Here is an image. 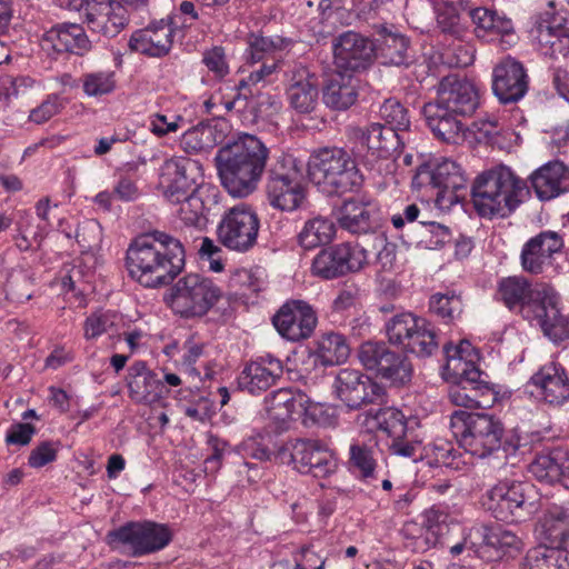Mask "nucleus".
Masks as SVG:
<instances>
[{"label":"nucleus","mask_w":569,"mask_h":569,"mask_svg":"<svg viewBox=\"0 0 569 569\" xmlns=\"http://www.w3.org/2000/svg\"><path fill=\"white\" fill-rule=\"evenodd\" d=\"M532 392L545 402L561 406L569 400V377L562 365L550 361L541 366L530 380Z\"/></svg>","instance_id":"c756f323"},{"label":"nucleus","mask_w":569,"mask_h":569,"mask_svg":"<svg viewBox=\"0 0 569 569\" xmlns=\"http://www.w3.org/2000/svg\"><path fill=\"white\" fill-rule=\"evenodd\" d=\"M286 94L298 113H311L319 101V80L306 66L292 63L284 71Z\"/></svg>","instance_id":"b1692460"},{"label":"nucleus","mask_w":569,"mask_h":569,"mask_svg":"<svg viewBox=\"0 0 569 569\" xmlns=\"http://www.w3.org/2000/svg\"><path fill=\"white\" fill-rule=\"evenodd\" d=\"M542 525L550 535L569 546V503L551 505L545 512Z\"/></svg>","instance_id":"603ef678"},{"label":"nucleus","mask_w":569,"mask_h":569,"mask_svg":"<svg viewBox=\"0 0 569 569\" xmlns=\"http://www.w3.org/2000/svg\"><path fill=\"white\" fill-rule=\"evenodd\" d=\"M367 263V251L350 242H341L320 250L312 260V273L332 280L360 271Z\"/></svg>","instance_id":"aec40b11"},{"label":"nucleus","mask_w":569,"mask_h":569,"mask_svg":"<svg viewBox=\"0 0 569 569\" xmlns=\"http://www.w3.org/2000/svg\"><path fill=\"white\" fill-rule=\"evenodd\" d=\"M377 375L393 385L402 386L410 381L412 366L403 355L391 350L383 359Z\"/></svg>","instance_id":"8fccbe9b"},{"label":"nucleus","mask_w":569,"mask_h":569,"mask_svg":"<svg viewBox=\"0 0 569 569\" xmlns=\"http://www.w3.org/2000/svg\"><path fill=\"white\" fill-rule=\"evenodd\" d=\"M128 388L133 401L146 405L156 403L168 393L163 381L143 361L130 366Z\"/></svg>","instance_id":"72a5a7b5"},{"label":"nucleus","mask_w":569,"mask_h":569,"mask_svg":"<svg viewBox=\"0 0 569 569\" xmlns=\"http://www.w3.org/2000/svg\"><path fill=\"white\" fill-rule=\"evenodd\" d=\"M317 355L325 366L340 365L348 359L350 347L343 335L327 332L318 341Z\"/></svg>","instance_id":"49530a36"},{"label":"nucleus","mask_w":569,"mask_h":569,"mask_svg":"<svg viewBox=\"0 0 569 569\" xmlns=\"http://www.w3.org/2000/svg\"><path fill=\"white\" fill-rule=\"evenodd\" d=\"M286 452L289 453L290 463L296 470L316 478L333 473L338 466L335 455L315 440H290L281 450V453Z\"/></svg>","instance_id":"4be33fe9"},{"label":"nucleus","mask_w":569,"mask_h":569,"mask_svg":"<svg viewBox=\"0 0 569 569\" xmlns=\"http://www.w3.org/2000/svg\"><path fill=\"white\" fill-rule=\"evenodd\" d=\"M201 166L184 157L166 159L158 170V190L171 206L181 227L202 231L209 222L206 188L199 182Z\"/></svg>","instance_id":"f257e3e1"},{"label":"nucleus","mask_w":569,"mask_h":569,"mask_svg":"<svg viewBox=\"0 0 569 569\" xmlns=\"http://www.w3.org/2000/svg\"><path fill=\"white\" fill-rule=\"evenodd\" d=\"M317 322L315 309L303 300L286 301L272 317L278 333L289 341L308 339L313 333Z\"/></svg>","instance_id":"5701e85b"},{"label":"nucleus","mask_w":569,"mask_h":569,"mask_svg":"<svg viewBox=\"0 0 569 569\" xmlns=\"http://www.w3.org/2000/svg\"><path fill=\"white\" fill-rule=\"evenodd\" d=\"M282 375V361L267 353L246 362L237 382L240 390L258 396L274 386Z\"/></svg>","instance_id":"a878e982"},{"label":"nucleus","mask_w":569,"mask_h":569,"mask_svg":"<svg viewBox=\"0 0 569 569\" xmlns=\"http://www.w3.org/2000/svg\"><path fill=\"white\" fill-rule=\"evenodd\" d=\"M350 462L357 468L363 478L373 476L376 459L373 449L365 443L353 442L350 445Z\"/></svg>","instance_id":"0e129e2a"},{"label":"nucleus","mask_w":569,"mask_h":569,"mask_svg":"<svg viewBox=\"0 0 569 569\" xmlns=\"http://www.w3.org/2000/svg\"><path fill=\"white\" fill-rule=\"evenodd\" d=\"M450 429L459 447L480 459L501 452L507 460L520 448V437L505 432L501 421L491 415L456 410L450 416Z\"/></svg>","instance_id":"39448f33"},{"label":"nucleus","mask_w":569,"mask_h":569,"mask_svg":"<svg viewBox=\"0 0 569 569\" xmlns=\"http://www.w3.org/2000/svg\"><path fill=\"white\" fill-rule=\"evenodd\" d=\"M479 100V89L473 81L450 73L440 80L436 99L425 103L422 114L435 137L448 143H458L465 138L462 119L475 113Z\"/></svg>","instance_id":"f03ea898"},{"label":"nucleus","mask_w":569,"mask_h":569,"mask_svg":"<svg viewBox=\"0 0 569 569\" xmlns=\"http://www.w3.org/2000/svg\"><path fill=\"white\" fill-rule=\"evenodd\" d=\"M563 248L561 236L555 231H542L529 239L521 250V266L530 273H540L551 262L555 253Z\"/></svg>","instance_id":"473e14b6"},{"label":"nucleus","mask_w":569,"mask_h":569,"mask_svg":"<svg viewBox=\"0 0 569 569\" xmlns=\"http://www.w3.org/2000/svg\"><path fill=\"white\" fill-rule=\"evenodd\" d=\"M76 240L83 251L98 248L102 240V228L94 219H87L78 224Z\"/></svg>","instance_id":"69168bd1"},{"label":"nucleus","mask_w":569,"mask_h":569,"mask_svg":"<svg viewBox=\"0 0 569 569\" xmlns=\"http://www.w3.org/2000/svg\"><path fill=\"white\" fill-rule=\"evenodd\" d=\"M346 136L355 146V154L362 164L379 176L392 172L395 158L401 148L398 132L379 122L348 126Z\"/></svg>","instance_id":"1a4fd4ad"},{"label":"nucleus","mask_w":569,"mask_h":569,"mask_svg":"<svg viewBox=\"0 0 569 569\" xmlns=\"http://www.w3.org/2000/svg\"><path fill=\"white\" fill-rule=\"evenodd\" d=\"M83 93L91 98L111 94L117 88V76L112 70L87 72L81 78Z\"/></svg>","instance_id":"3c124183"},{"label":"nucleus","mask_w":569,"mask_h":569,"mask_svg":"<svg viewBox=\"0 0 569 569\" xmlns=\"http://www.w3.org/2000/svg\"><path fill=\"white\" fill-rule=\"evenodd\" d=\"M109 537L129 547L131 556L142 557L164 549L172 540V532L163 523L131 521L111 531Z\"/></svg>","instance_id":"a211bd4d"},{"label":"nucleus","mask_w":569,"mask_h":569,"mask_svg":"<svg viewBox=\"0 0 569 569\" xmlns=\"http://www.w3.org/2000/svg\"><path fill=\"white\" fill-rule=\"evenodd\" d=\"M526 569H569V551L539 546L527 555Z\"/></svg>","instance_id":"de8ad7c7"},{"label":"nucleus","mask_w":569,"mask_h":569,"mask_svg":"<svg viewBox=\"0 0 569 569\" xmlns=\"http://www.w3.org/2000/svg\"><path fill=\"white\" fill-rule=\"evenodd\" d=\"M289 44V41L281 37H263L251 33L247 38V59L257 63L264 58L274 57L277 52L282 51Z\"/></svg>","instance_id":"09e8293b"},{"label":"nucleus","mask_w":569,"mask_h":569,"mask_svg":"<svg viewBox=\"0 0 569 569\" xmlns=\"http://www.w3.org/2000/svg\"><path fill=\"white\" fill-rule=\"evenodd\" d=\"M362 423L369 429H378L390 439L405 437L409 427V420L401 410L393 407L380 408L377 411L369 410L363 413Z\"/></svg>","instance_id":"58836bf2"},{"label":"nucleus","mask_w":569,"mask_h":569,"mask_svg":"<svg viewBox=\"0 0 569 569\" xmlns=\"http://www.w3.org/2000/svg\"><path fill=\"white\" fill-rule=\"evenodd\" d=\"M408 48L409 40L405 36L381 27L375 52L382 64L407 66L410 60Z\"/></svg>","instance_id":"ea45409f"},{"label":"nucleus","mask_w":569,"mask_h":569,"mask_svg":"<svg viewBox=\"0 0 569 569\" xmlns=\"http://www.w3.org/2000/svg\"><path fill=\"white\" fill-rule=\"evenodd\" d=\"M222 133L214 126L199 123L186 130L180 139V144L188 153H197L212 149L222 141Z\"/></svg>","instance_id":"a18cd8bd"},{"label":"nucleus","mask_w":569,"mask_h":569,"mask_svg":"<svg viewBox=\"0 0 569 569\" xmlns=\"http://www.w3.org/2000/svg\"><path fill=\"white\" fill-rule=\"evenodd\" d=\"M70 6L92 32L107 38L118 36L129 22L127 9L116 0H71Z\"/></svg>","instance_id":"412c9836"},{"label":"nucleus","mask_w":569,"mask_h":569,"mask_svg":"<svg viewBox=\"0 0 569 569\" xmlns=\"http://www.w3.org/2000/svg\"><path fill=\"white\" fill-rule=\"evenodd\" d=\"M333 61L345 71H360L368 68L375 53L373 43L355 31H346L332 42Z\"/></svg>","instance_id":"bb28decb"},{"label":"nucleus","mask_w":569,"mask_h":569,"mask_svg":"<svg viewBox=\"0 0 569 569\" xmlns=\"http://www.w3.org/2000/svg\"><path fill=\"white\" fill-rule=\"evenodd\" d=\"M260 220L254 209L247 203H238L228 209L217 226V237L226 248L246 252L256 243Z\"/></svg>","instance_id":"4468645a"},{"label":"nucleus","mask_w":569,"mask_h":569,"mask_svg":"<svg viewBox=\"0 0 569 569\" xmlns=\"http://www.w3.org/2000/svg\"><path fill=\"white\" fill-rule=\"evenodd\" d=\"M569 471V451L563 448H555L549 452L538 455L529 466V472L540 482H561Z\"/></svg>","instance_id":"e433bc0d"},{"label":"nucleus","mask_w":569,"mask_h":569,"mask_svg":"<svg viewBox=\"0 0 569 569\" xmlns=\"http://www.w3.org/2000/svg\"><path fill=\"white\" fill-rule=\"evenodd\" d=\"M392 455L409 458L415 461L423 458V447L421 441L416 439L413 431L410 429L405 437L392 438L389 445Z\"/></svg>","instance_id":"e2e57ef3"},{"label":"nucleus","mask_w":569,"mask_h":569,"mask_svg":"<svg viewBox=\"0 0 569 569\" xmlns=\"http://www.w3.org/2000/svg\"><path fill=\"white\" fill-rule=\"evenodd\" d=\"M389 341L419 357H429L438 348L431 325L410 312L392 317L386 325Z\"/></svg>","instance_id":"2eb2a0df"},{"label":"nucleus","mask_w":569,"mask_h":569,"mask_svg":"<svg viewBox=\"0 0 569 569\" xmlns=\"http://www.w3.org/2000/svg\"><path fill=\"white\" fill-rule=\"evenodd\" d=\"M130 277L146 288L169 284L184 264L181 242L164 233L152 232L133 240L127 250Z\"/></svg>","instance_id":"7ed1b4c3"},{"label":"nucleus","mask_w":569,"mask_h":569,"mask_svg":"<svg viewBox=\"0 0 569 569\" xmlns=\"http://www.w3.org/2000/svg\"><path fill=\"white\" fill-rule=\"evenodd\" d=\"M337 220L342 229L356 234L371 232L377 227L372 211L366 204L355 200L343 202Z\"/></svg>","instance_id":"a19ab883"},{"label":"nucleus","mask_w":569,"mask_h":569,"mask_svg":"<svg viewBox=\"0 0 569 569\" xmlns=\"http://www.w3.org/2000/svg\"><path fill=\"white\" fill-rule=\"evenodd\" d=\"M535 487L521 481H500L487 492L486 508L505 522H520L538 509Z\"/></svg>","instance_id":"9b49d317"},{"label":"nucleus","mask_w":569,"mask_h":569,"mask_svg":"<svg viewBox=\"0 0 569 569\" xmlns=\"http://www.w3.org/2000/svg\"><path fill=\"white\" fill-rule=\"evenodd\" d=\"M451 239L450 229L436 221H419V234L417 242L429 249H438Z\"/></svg>","instance_id":"4d7b16f0"},{"label":"nucleus","mask_w":569,"mask_h":569,"mask_svg":"<svg viewBox=\"0 0 569 569\" xmlns=\"http://www.w3.org/2000/svg\"><path fill=\"white\" fill-rule=\"evenodd\" d=\"M208 346L193 338H188L182 345L181 365L190 373L200 376V367H206L204 358L207 357Z\"/></svg>","instance_id":"052dcab7"},{"label":"nucleus","mask_w":569,"mask_h":569,"mask_svg":"<svg viewBox=\"0 0 569 569\" xmlns=\"http://www.w3.org/2000/svg\"><path fill=\"white\" fill-rule=\"evenodd\" d=\"M422 523L408 521L401 529L406 546L415 552H426L432 548L447 546V535L455 525L446 507L432 506L422 515Z\"/></svg>","instance_id":"dca6fc26"},{"label":"nucleus","mask_w":569,"mask_h":569,"mask_svg":"<svg viewBox=\"0 0 569 569\" xmlns=\"http://www.w3.org/2000/svg\"><path fill=\"white\" fill-rule=\"evenodd\" d=\"M221 289L197 273L180 278L170 289L168 303L183 318L203 317L220 300Z\"/></svg>","instance_id":"f8f14e48"},{"label":"nucleus","mask_w":569,"mask_h":569,"mask_svg":"<svg viewBox=\"0 0 569 569\" xmlns=\"http://www.w3.org/2000/svg\"><path fill=\"white\" fill-rule=\"evenodd\" d=\"M522 318L538 326L553 343L569 339V317L561 312L560 297L550 287L523 307Z\"/></svg>","instance_id":"f3484780"},{"label":"nucleus","mask_w":569,"mask_h":569,"mask_svg":"<svg viewBox=\"0 0 569 569\" xmlns=\"http://www.w3.org/2000/svg\"><path fill=\"white\" fill-rule=\"evenodd\" d=\"M148 130L157 138H164L178 132L186 124L182 116L177 113L153 112L148 116Z\"/></svg>","instance_id":"13d9d810"},{"label":"nucleus","mask_w":569,"mask_h":569,"mask_svg":"<svg viewBox=\"0 0 569 569\" xmlns=\"http://www.w3.org/2000/svg\"><path fill=\"white\" fill-rule=\"evenodd\" d=\"M390 352L391 350L385 342L366 341L358 350V358L366 369L377 372Z\"/></svg>","instance_id":"680f3d73"},{"label":"nucleus","mask_w":569,"mask_h":569,"mask_svg":"<svg viewBox=\"0 0 569 569\" xmlns=\"http://www.w3.org/2000/svg\"><path fill=\"white\" fill-rule=\"evenodd\" d=\"M423 452L430 466L458 468V462H456L458 451L448 440L437 439L423 447Z\"/></svg>","instance_id":"6e6d98bb"},{"label":"nucleus","mask_w":569,"mask_h":569,"mask_svg":"<svg viewBox=\"0 0 569 569\" xmlns=\"http://www.w3.org/2000/svg\"><path fill=\"white\" fill-rule=\"evenodd\" d=\"M174 26L170 19L151 21L142 29L132 32L129 39V48L140 54L150 58H162L167 56L172 46Z\"/></svg>","instance_id":"cd10ccee"},{"label":"nucleus","mask_w":569,"mask_h":569,"mask_svg":"<svg viewBox=\"0 0 569 569\" xmlns=\"http://www.w3.org/2000/svg\"><path fill=\"white\" fill-rule=\"evenodd\" d=\"M310 398L299 389L280 388L263 399V409L278 431L288 429L289 421L295 413L307 411Z\"/></svg>","instance_id":"c85d7f7f"},{"label":"nucleus","mask_w":569,"mask_h":569,"mask_svg":"<svg viewBox=\"0 0 569 569\" xmlns=\"http://www.w3.org/2000/svg\"><path fill=\"white\" fill-rule=\"evenodd\" d=\"M416 190L435 191L438 202L452 203L457 200V191L466 186V178L460 166L450 159H441L419 166L412 178Z\"/></svg>","instance_id":"ddd939ff"},{"label":"nucleus","mask_w":569,"mask_h":569,"mask_svg":"<svg viewBox=\"0 0 569 569\" xmlns=\"http://www.w3.org/2000/svg\"><path fill=\"white\" fill-rule=\"evenodd\" d=\"M336 234L333 221L326 217H315L307 220L298 234L299 244L311 250L331 242Z\"/></svg>","instance_id":"c03bdc74"},{"label":"nucleus","mask_w":569,"mask_h":569,"mask_svg":"<svg viewBox=\"0 0 569 569\" xmlns=\"http://www.w3.org/2000/svg\"><path fill=\"white\" fill-rule=\"evenodd\" d=\"M307 169L310 181L327 196L353 192L363 183L356 159L341 147L327 146L313 150Z\"/></svg>","instance_id":"0eeeda50"},{"label":"nucleus","mask_w":569,"mask_h":569,"mask_svg":"<svg viewBox=\"0 0 569 569\" xmlns=\"http://www.w3.org/2000/svg\"><path fill=\"white\" fill-rule=\"evenodd\" d=\"M268 158L269 149L256 136L228 141L214 157L221 186L233 198L249 197L258 189Z\"/></svg>","instance_id":"20e7f679"},{"label":"nucleus","mask_w":569,"mask_h":569,"mask_svg":"<svg viewBox=\"0 0 569 569\" xmlns=\"http://www.w3.org/2000/svg\"><path fill=\"white\" fill-rule=\"evenodd\" d=\"M528 88L529 78L520 61L507 57L495 66L492 91L501 103L518 102L526 96Z\"/></svg>","instance_id":"393cba45"},{"label":"nucleus","mask_w":569,"mask_h":569,"mask_svg":"<svg viewBox=\"0 0 569 569\" xmlns=\"http://www.w3.org/2000/svg\"><path fill=\"white\" fill-rule=\"evenodd\" d=\"M49 37L56 41L60 50L73 54L83 56L91 49V41L82 26L78 23H58L51 28Z\"/></svg>","instance_id":"79ce46f5"},{"label":"nucleus","mask_w":569,"mask_h":569,"mask_svg":"<svg viewBox=\"0 0 569 569\" xmlns=\"http://www.w3.org/2000/svg\"><path fill=\"white\" fill-rule=\"evenodd\" d=\"M358 99L357 80L350 76L337 73L332 76L323 88L322 100L333 110H347Z\"/></svg>","instance_id":"4c0bfd02"},{"label":"nucleus","mask_w":569,"mask_h":569,"mask_svg":"<svg viewBox=\"0 0 569 569\" xmlns=\"http://www.w3.org/2000/svg\"><path fill=\"white\" fill-rule=\"evenodd\" d=\"M569 169L563 162L550 161L530 176V182L537 197L542 200H551L566 191L565 182L568 180Z\"/></svg>","instance_id":"f704fd0d"},{"label":"nucleus","mask_w":569,"mask_h":569,"mask_svg":"<svg viewBox=\"0 0 569 569\" xmlns=\"http://www.w3.org/2000/svg\"><path fill=\"white\" fill-rule=\"evenodd\" d=\"M202 62L217 79H223L230 72L224 49L213 47L203 52Z\"/></svg>","instance_id":"774afa93"},{"label":"nucleus","mask_w":569,"mask_h":569,"mask_svg":"<svg viewBox=\"0 0 569 569\" xmlns=\"http://www.w3.org/2000/svg\"><path fill=\"white\" fill-rule=\"evenodd\" d=\"M301 162L291 154H282L267 170L264 182L266 200L271 208L293 212L306 201L302 183Z\"/></svg>","instance_id":"9d476101"},{"label":"nucleus","mask_w":569,"mask_h":569,"mask_svg":"<svg viewBox=\"0 0 569 569\" xmlns=\"http://www.w3.org/2000/svg\"><path fill=\"white\" fill-rule=\"evenodd\" d=\"M443 351L445 370L456 382L449 389L450 401L466 408L491 407L497 400V393L476 366L478 353L471 343L467 340H461L459 345L448 343Z\"/></svg>","instance_id":"423d86ee"},{"label":"nucleus","mask_w":569,"mask_h":569,"mask_svg":"<svg viewBox=\"0 0 569 569\" xmlns=\"http://www.w3.org/2000/svg\"><path fill=\"white\" fill-rule=\"evenodd\" d=\"M462 301L460 296L455 292L436 293L429 301L430 311L436 316L450 322L458 318L462 312Z\"/></svg>","instance_id":"5fc2aeb1"},{"label":"nucleus","mask_w":569,"mask_h":569,"mask_svg":"<svg viewBox=\"0 0 569 569\" xmlns=\"http://www.w3.org/2000/svg\"><path fill=\"white\" fill-rule=\"evenodd\" d=\"M523 181L507 166L479 174L472 186V202L482 218L508 217L521 202Z\"/></svg>","instance_id":"6e6552de"},{"label":"nucleus","mask_w":569,"mask_h":569,"mask_svg":"<svg viewBox=\"0 0 569 569\" xmlns=\"http://www.w3.org/2000/svg\"><path fill=\"white\" fill-rule=\"evenodd\" d=\"M353 19L352 10L345 7L343 0H320L317 16L308 20L306 30L319 42L332 36L340 27L352 24Z\"/></svg>","instance_id":"7c9ffc66"},{"label":"nucleus","mask_w":569,"mask_h":569,"mask_svg":"<svg viewBox=\"0 0 569 569\" xmlns=\"http://www.w3.org/2000/svg\"><path fill=\"white\" fill-rule=\"evenodd\" d=\"M379 114L389 124L387 127L397 132L408 130L410 127L409 112L397 99H386L379 108Z\"/></svg>","instance_id":"bf43d9fd"},{"label":"nucleus","mask_w":569,"mask_h":569,"mask_svg":"<svg viewBox=\"0 0 569 569\" xmlns=\"http://www.w3.org/2000/svg\"><path fill=\"white\" fill-rule=\"evenodd\" d=\"M548 286L532 288L528 280L520 276L506 277L499 280L496 298L511 311L518 310L522 316V309L527 303L536 300V295L546 291Z\"/></svg>","instance_id":"c9c22d12"},{"label":"nucleus","mask_w":569,"mask_h":569,"mask_svg":"<svg viewBox=\"0 0 569 569\" xmlns=\"http://www.w3.org/2000/svg\"><path fill=\"white\" fill-rule=\"evenodd\" d=\"M279 68H281V63L279 61L273 60L271 63L263 62L257 69H253L249 72V74L242 78L236 86L237 90L236 94L229 99L221 98L220 106L224 111H231L236 109L237 104L240 103L241 97L247 99L248 96H252V87L264 83L271 74H273Z\"/></svg>","instance_id":"37998d69"},{"label":"nucleus","mask_w":569,"mask_h":569,"mask_svg":"<svg viewBox=\"0 0 569 569\" xmlns=\"http://www.w3.org/2000/svg\"><path fill=\"white\" fill-rule=\"evenodd\" d=\"M120 317L112 310H97L87 317L83 323V335L87 340H93L110 332L119 322Z\"/></svg>","instance_id":"864d4df0"},{"label":"nucleus","mask_w":569,"mask_h":569,"mask_svg":"<svg viewBox=\"0 0 569 569\" xmlns=\"http://www.w3.org/2000/svg\"><path fill=\"white\" fill-rule=\"evenodd\" d=\"M332 388L336 396L350 410H359L368 405H381L386 400V389L356 369H340Z\"/></svg>","instance_id":"6ab92c4d"},{"label":"nucleus","mask_w":569,"mask_h":569,"mask_svg":"<svg viewBox=\"0 0 569 569\" xmlns=\"http://www.w3.org/2000/svg\"><path fill=\"white\" fill-rule=\"evenodd\" d=\"M532 33L541 54L552 59L569 56V20L563 16L540 21Z\"/></svg>","instance_id":"2f4dec72"},{"label":"nucleus","mask_w":569,"mask_h":569,"mask_svg":"<svg viewBox=\"0 0 569 569\" xmlns=\"http://www.w3.org/2000/svg\"><path fill=\"white\" fill-rule=\"evenodd\" d=\"M63 99L56 93L48 94L46 99L29 113V121L36 124H42L60 113L63 109Z\"/></svg>","instance_id":"338daca9"}]
</instances>
